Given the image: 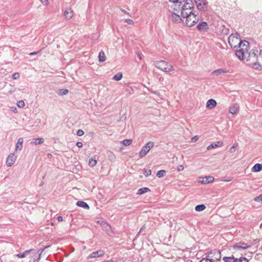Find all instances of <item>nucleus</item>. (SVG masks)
<instances>
[{
  "mask_svg": "<svg viewBox=\"0 0 262 262\" xmlns=\"http://www.w3.org/2000/svg\"><path fill=\"white\" fill-rule=\"evenodd\" d=\"M249 44V42L246 40L240 41L238 43V47L242 48L239 50L236 51L235 55L240 60L247 59V53H248Z\"/></svg>",
  "mask_w": 262,
  "mask_h": 262,
  "instance_id": "nucleus-1",
  "label": "nucleus"
},
{
  "mask_svg": "<svg viewBox=\"0 0 262 262\" xmlns=\"http://www.w3.org/2000/svg\"><path fill=\"white\" fill-rule=\"evenodd\" d=\"M132 143V139H125L122 141V144L125 146H128Z\"/></svg>",
  "mask_w": 262,
  "mask_h": 262,
  "instance_id": "nucleus-40",
  "label": "nucleus"
},
{
  "mask_svg": "<svg viewBox=\"0 0 262 262\" xmlns=\"http://www.w3.org/2000/svg\"><path fill=\"white\" fill-rule=\"evenodd\" d=\"M196 27L200 31L207 30L208 29V24L206 21H202L200 23L197 25Z\"/></svg>",
  "mask_w": 262,
  "mask_h": 262,
  "instance_id": "nucleus-15",
  "label": "nucleus"
},
{
  "mask_svg": "<svg viewBox=\"0 0 262 262\" xmlns=\"http://www.w3.org/2000/svg\"><path fill=\"white\" fill-rule=\"evenodd\" d=\"M103 252L101 250L97 251L92 253L89 257L91 258H95L101 256L103 255Z\"/></svg>",
  "mask_w": 262,
  "mask_h": 262,
  "instance_id": "nucleus-20",
  "label": "nucleus"
},
{
  "mask_svg": "<svg viewBox=\"0 0 262 262\" xmlns=\"http://www.w3.org/2000/svg\"><path fill=\"white\" fill-rule=\"evenodd\" d=\"M199 139V136H195L191 139L192 142H196Z\"/></svg>",
  "mask_w": 262,
  "mask_h": 262,
  "instance_id": "nucleus-49",
  "label": "nucleus"
},
{
  "mask_svg": "<svg viewBox=\"0 0 262 262\" xmlns=\"http://www.w3.org/2000/svg\"><path fill=\"white\" fill-rule=\"evenodd\" d=\"M198 9L200 10H205L207 2L206 0H194Z\"/></svg>",
  "mask_w": 262,
  "mask_h": 262,
  "instance_id": "nucleus-9",
  "label": "nucleus"
},
{
  "mask_svg": "<svg viewBox=\"0 0 262 262\" xmlns=\"http://www.w3.org/2000/svg\"><path fill=\"white\" fill-rule=\"evenodd\" d=\"M252 67L256 70H262L261 66L257 62H254L252 64Z\"/></svg>",
  "mask_w": 262,
  "mask_h": 262,
  "instance_id": "nucleus-33",
  "label": "nucleus"
},
{
  "mask_svg": "<svg viewBox=\"0 0 262 262\" xmlns=\"http://www.w3.org/2000/svg\"><path fill=\"white\" fill-rule=\"evenodd\" d=\"M237 146V144H234L233 145V146L230 148L229 151L231 153L234 152L235 151V150H236Z\"/></svg>",
  "mask_w": 262,
  "mask_h": 262,
  "instance_id": "nucleus-44",
  "label": "nucleus"
},
{
  "mask_svg": "<svg viewBox=\"0 0 262 262\" xmlns=\"http://www.w3.org/2000/svg\"><path fill=\"white\" fill-rule=\"evenodd\" d=\"M241 41L239 38V34L237 33L231 34L228 37V43L231 48H235L238 47V43Z\"/></svg>",
  "mask_w": 262,
  "mask_h": 262,
  "instance_id": "nucleus-4",
  "label": "nucleus"
},
{
  "mask_svg": "<svg viewBox=\"0 0 262 262\" xmlns=\"http://www.w3.org/2000/svg\"><path fill=\"white\" fill-rule=\"evenodd\" d=\"M32 250H33V249H30L28 250H26L23 253H19V254L15 255V256L18 258H24L27 255H28Z\"/></svg>",
  "mask_w": 262,
  "mask_h": 262,
  "instance_id": "nucleus-22",
  "label": "nucleus"
},
{
  "mask_svg": "<svg viewBox=\"0 0 262 262\" xmlns=\"http://www.w3.org/2000/svg\"><path fill=\"white\" fill-rule=\"evenodd\" d=\"M122 78V74L121 73H118L115 74L113 77V79L116 81L121 80Z\"/></svg>",
  "mask_w": 262,
  "mask_h": 262,
  "instance_id": "nucleus-37",
  "label": "nucleus"
},
{
  "mask_svg": "<svg viewBox=\"0 0 262 262\" xmlns=\"http://www.w3.org/2000/svg\"><path fill=\"white\" fill-rule=\"evenodd\" d=\"M216 104V102L214 99H210L207 102L206 107L209 110H211L214 108Z\"/></svg>",
  "mask_w": 262,
  "mask_h": 262,
  "instance_id": "nucleus-13",
  "label": "nucleus"
},
{
  "mask_svg": "<svg viewBox=\"0 0 262 262\" xmlns=\"http://www.w3.org/2000/svg\"><path fill=\"white\" fill-rule=\"evenodd\" d=\"M250 247V245H248L247 244L244 243V242H238L236 244H235L233 246V249H237L238 250L241 249H247L248 248Z\"/></svg>",
  "mask_w": 262,
  "mask_h": 262,
  "instance_id": "nucleus-11",
  "label": "nucleus"
},
{
  "mask_svg": "<svg viewBox=\"0 0 262 262\" xmlns=\"http://www.w3.org/2000/svg\"><path fill=\"white\" fill-rule=\"evenodd\" d=\"M97 164V160L93 158H91L89 159V165L91 167L95 166Z\"/></svg>",
  "mask_w": 262,
  "mask_h": 262,
  "instance_id": "nucleus-34",
  "label": "nucleus"
},
{
  "mask_svg": "<svg viewBox=\"0 0 262 262\" xmlns=\"http://www.w3.org/2000/svg\"><path fill=\"white\" fill-rule=\"evenodd\" d=\"M170 2H172L174 6L178 5V8L180 9V6L182 5V3L185 2V0H169Z\"/></svg>",
  "mask_w": 262,
  "mask_h": 262,
  "instance_id": "nucleus-31",
  "label": "nucleus"
},
{
  "mask_svg": "<svg viewBox=\"0 0 262 262\" xmlns=\"http://www.w3.org/2000/svg\"><path fill=\"white\" fill-rule=\"evenodd\" d=\"M216 254L217 257H215L216 260H220L221 258V251L217 249L210 250L208 253L205 254V257L203 258L199 262H214V260L213 259L212 254Z\"/></svg>",
  "mask_w": 262,
  "mask_h": 262,
  "instance_id": "nucleus-2",
  "label": "nucleus"
},
{
  "mask_svg": "<svg viewBox=\"0 0 262 262\" xmlns=\"http://www.w3.org/2000/svg\"><path fill=\"white\" fill-rule=\"evenodd\" d=\"M98 58H99V61L100 62H103L105 60V59H106L105 55L103 51L101 50L99 52V54L98 55Z\"/></svg>",
  "mask_w": 262,
  "mask_h": 262,
  "instance_id": "nucleus-27",
  "label": "nucleus"
},
{
  "mask_svg": "<svg viewBox=\"0 0 262 262\" xmlns=\"http://www.w3.org/2000/svg\"><path fill=\"white\" fill-rule=\"evenodd\" d=\"M146 228V226L145 225H144L140 229L139 232H138V234H139L140 233L142 232V231L144 230Z\"/></svg>",
  "mask_w": 262,
  "mask_h": 262,
  "instance_id": "nucleus-53",
  "label": "nucleus"
},
{
  "mask_svg": "<svg viewBox=\"0 0 262 262\" xmlns=\"http://www.w3.org/2000/svg\"><path fill=\"white\" fill-rule=\"evenodd\" d=\"M184 169V167L183 165H179L177 167V170L180 171H182Z\"/></svg>",
  "mask_w": 262,
  "mask_h": 262,
  "instance_id": "nucleus-51",
  "label": "nucleus"
},
{
  "mask_svg": "<svg viewBox=\"0 0 262 262\" xmlns=\"http://www.w3.org/2000/svg\"><path fill=\"white\" fill-rule=\"evenodd\" d=\"M185 12L187 13H188V14H186V15H184V16H181L182 17H184L186 16H188L189 15H190V14H192V10H189V11L188 10H185Z\"/></svg>",
  "mask_w": 262,
  "mask_h": 262,
  "instance_id": "nucleus-50",
  "label": "nucleus"
},
{
  "mask_svg": "<svg viewBox=\"0 0 262 262\" xmlns=\"http://www.w3.org/2000/svg\"><path fill=\"white\" fill-rule=\"evenodd\" d=\"M17 156L14 154H10L7 158L6 164L8 167L11 166L15 162Z\"/></svg>",
  "mask_w": 262,
  "mask_h": 262,
  "instance_id": "nucleus-10",
  "label": "nucleus"
},
{
  "mask_svg": "<svg viewBox=\"0 0 262 262\" xmlns=\"http://www.w3.org/2000/svg\"><path fill=\"white\" fill-rule=\"evenodd\" d=\"M41 2L45 5L48 4V0H40Z\"/></svg>",
  "mask_w": 262,
  "mask_h": 262,
  "instance_id": "nucleus-52",
  "label": "nucleus"
},
{
  "mask_svg": "<svg viewBox=\"0 0 262 262\" xmlns=\"http://www.w3.org/2000/svg\"><path fill=\"white\" fill-rule=\"evenodd\" d=\"M128 91L130 94H132L133 93V89L130 88L128 89Z\"/></svg>",
  "mask_w": 262,
  "mask_h": 262,
  "instance_id": "nucleus-58",
  "label": "nucleus"
},
{
  "mask_svg": "<svg viewBox=\"0 0 262 262\" xmlns=\"http://www.w3.org/2000/svg\"><path fill=\"white\" fill-rule=\"evenodd\" d=\"M76 145L78 147H82L83 146V144L82 142H78L76 143Z\"/></svg>",
  "mask_w": 262,
  "mask_h": 262,
  "instance_id": "nucleus-54",
  "label": "nucleus"
},
{
  "mask_svg": "<svg viewBox=\"0 0 262 262\" xmlns=\"http://www.w3.org/2000/svg\"><path fill=\"white\" fill-rule=\"evenodd\" d=\"M38 53V52H33L30 53L29 54L30 55H36Z\"/></svg>",
  "mask_w": 262,
  "mask_h": 262,
  "instance_id": "nucleus-59",
  "label": "nucleus"
},
{
  "mask_svg": "<svg viewBox=\"0 0 262 262\" xmlns=\"http://www.w3.org/2000/svg\"><path fill=\"white\" fill-rule=\"evenodd\" d=\"M68 90L66 89H62L59 90L58 92V94L59 95H64L68 93Z\"/></svg>",
  "mask_w": 262,
  "mask_h": 262,
  "instance_id": "nucleus-38",
  "label": "nucleus"
},
{
  "mask_svg": "<svg viewBox=\"0 0 262 262\" xmlns=\"http://www.w3.org/2000/svg\"><path fill=\"white\" fill-rule=\"evenodd\" d=\"M214 179L213 177L208 176L203 178L202 181H200L202 184H209L213 182Z\"/></svg>",
  "mask_w": 262,
  "mask_h": 262,
  "instance_id": "nucleus-19",
  "label": "nucleus"
},
{
  "mask_svg": "<svg viewBox=\"0 0 262 262\" xmlns=\"http://www.w3.org/2000/svg\"><path fill=\"white\" fill-rule=\"evenodd\" d=\"M170 18L173 23H180L182 20L180 15L175 13L171 14Z\"/></svg>",
  "mask_w": 262,
  "mask_h": 262,
  "instance_id": "nucleus-14",
  "label": "nucleus"
},
{
  "mask_svg": "<svg viewBox=\"0 0 262 262\" xmlns=\"http://www.w3.org/2000/svg\"><path fill=\"white\" fill-rule=\"evenodd\" d=\"M184 17L186 19V24L188 27L193 26L199 20V17L193 13Z\"/></svg>",
  "mask_w": 262,
  "mask_h": 262,
  "instance_id": "nucleus-6",
  "label": "nucleus"
},
{
  "mask_svg": "<svg viewBox=\"0 0 262 262\" xmlns=\"http://www.w3.org/2000/svg\"><path fill=\"white\" fill-rule=\"evenodd\" d=\"M205 208H206V206L205 205L200 204V205H198L195 206V210L196 211H202L204 210V209H205Z\"/></svg>",
  "mask_w": 262,
  "mask_h": 262,
  "instance_id": "nucleus-32",
  "label": "nucleus"
},
{
  "mask_svg": "<svg viewBox=\"0 0 262 262\" xmlns=\"http://www.w3.org/2000/svg\"><path fill=\"white\" fill-rule=\"evenodd\" d=\"M154 143L152 141L147 142L144 146L142 147L140 151L139 157L140 158L145 157L148 151L153 147Z\"/></svg>",
  "mask_w": 262,
  "mask_h": 262,
  "instance_id": "nucleus-7",
  "label": "nucleus"
},
{
  "mask_svg": "<svg viewBox=\"0 0 262 262\" xmlns=\"http://www.w3.org/2000/svg\"><path fill=\"white\" fill-rule=\"evenodd\" d=\"M107 155L108 157L109 160L111 162H114L116 160V156L111 151H109L107 152Z\"/></svg>",
  "mask_w": 262,
  "mask_h": 262,
  "instance_id": "nucleus-28",
  "label": "nucleus"
},
{
  "mask_svg": "<svg viewBox=\"0 0 262 262\" xmlns=\"http://www.w3.org/2000/svg\"><path fill=\"white\" fill-rule=\"evenodd\" d=\"M125 22L129 25H133L134 24V21L132 19L129 18L125 19Z\"/></svg>",
  "mask_w": 262,
  "mask_h": 262,
  "instance_id": "nucleus-47",
  "label": "nucleus"
},
{
  "mask_svg": "<svg viewBox=\"0 0 262 262\" xmlns=\"http://www.w3.org/2000/svg\"><path fill=\"white\" fill-rule=\"evenodd\" d=\"M249 49H248V53H247V61L252 60L255 61L258 56V50L257 49H252L250 52H248Z\"/></svg>",
  "mask_w": 262,
  "mask_h": 262,
  "instance_id": "nucleus-8",
  "label": "nucleus"
},
{
  "mask_svg": "<svg viewBox=\"0 0 262 262\" xmlns=\"http://www.w3.org/2000/svg\"><path fill=\"white\" fill-rule=\"evenodd\" d=\"M25 102L23 100H19L17 103V105L20 108H23L25 106Z\"/></svg>",
  "mask_w": 262,
  "mask_h": 262,
  "instance_id": "nucleus-43",
  "label": "nucleus"
},
{
  "mask_svg": "<svg viewBox=\"0 0 262 262\" xmlns=\"http://www.w3.org/2000/svg\"><path fill=\"white\" fill-rule=\"evenodd\" d=\"M194 5L192 0H185V3L181 7L179 10L181 11V16L186 15L188 13L185 12V10L189 11L193 8Z\"/></svg>",
  "mask_w": 262,
  "mask_h": 262,
  "instance_id": "nucleus-5",
  "label": "nucleus"
},
{
  "mask_svg": "<svg viewBox=\"0 0 262 262\" xmlns=\"http://www.w3.org/2000/svg\"><path fill=\"white\" fill-rule=\"evenodd\" d=\"M166 174V171L165 170H159L157 173V176L158 178H162Z\"/></svg>",
  "mask_w": 262,
  "mask_h": 262,
  "instance_id": "nucleus-36",
  "label": "nucleus"
},
{
  "mask_svg": "<svg viewBox=\"0 0 262 262\" xmlns=\"http://www.w3.org/2000/svg\"><path fill=\"white\" fill-rule=\"evenodd\" d=\"M259 55L262 57V50H261L259 52Z\"/></svg>",
  "mask_w": 262,
  "mask_h": 262,
  "instance_id": "nucleus-63",
  "label": "nucleus"
},
{
  "mask_svg": "<svg viewBox=\"0 0 262 262\" xmlns=\"http://www.w3.org/2000/svg\"><path fill=\"white\" fill-rule=\"evenodd\" d=\"M150 191V190L147 187H143L138 189L137 194L141 195L146 192Z\"/></svg>",
  "mask_w": 262,
  "mask_h": 262,
  "instance_id": "nucleus-24",
  "label": "nucleus"
},
{
  "mask_svg": "<svg viewBox=\"0 0 262 262\" xmlns=\"http://www.w3.org/2000/svg\"><path fill=\"white\" fill-rule=\"evenodd\" d=\"M83 134H84V132L82 129H78V131L77 132V135L78 136H82V135H83Z\"/></svg>",
  "mask_w": 262,
  "mask_h": 262,
  "instance_id": "nucleus-48",
  "label": "nucleus"
},
{
  "mask_svg": "<svg viewBox=\"0 0 262 262\" xmlns=\"http://www.w3.org/2000/svg\"><path fill=\"white\" fill-rule=\"evenodd\" d=\"M24 142V139L23 138H19L17 141L15 145V151L21 150L23 148V144Z\"/></svg>",
  "mask_w": 262,
  "mask_h": 262,
  "instance_id": "nucleus-17",
  "label": "nucleus"
},
{
  "mask_svg": "<svg viewBox=\"0 0 262 262\" xmlns=\"http://www.w3.org/2000/svg\"><path fill=\"white\" fill-rule=\"evenodd\" d=\"M235 257L234 256H230V257H224L223 258V260L225 262H235Z\"/></svg>",
  "mask_w": 262,
  "mask_h": 262,
  "instance_id": "nucleus-30",
  "label": "nucleus"
},
{
  "mask_svg": "<svg viewBox=\"0 0 262 262\" xmlns=\"http://www.w3.org/2000/svg\"><path fill=\"white\" fill-rule=\"evenodd\" d=\"M96 222L101 225V227L103 226V224H105L106 222L102 218H98L97 219Z\"/></svg>",
  "mask_w": 262,
  "mask_h": 262,
  "instance_id": "nucleus-42",
  "label": "nucleus"
},
{
  "mask_svg": "<svg viewBox=\"0 0 262 262\" xmlns=\"http://www.w3.org/2000/svg\"><path fill=\"white\" fill-rule=\"evenodd\" d=\"M143 174L146 176H149L151 174V171L150 169H147L144 168L143 169Z\"/></svg>",
  "mask_w": 262,
  "mask_h": 262,
  "instance_id": "nucleus-41",
  "label": "nucleus"
},
{
  "mask_svg": "<svg viewBox=\"0 0 262 262\" xmlns=\"http://www.w3.org/2000/svg\"><path fill=\"white\" fill-rule=\"evenodd\" d=\"M50 246H51L50 245L47 246L45 247L43 249H40L38 250V251H37V253L38 254V258L37 259L38 260H39L40 259V255H41V253L43 252V251H45L46 249L50 247Z\"/></svg>",
  "mask_w": 262,
  "mask_h": 262,
  "instance_id": "nucleus-39",
  "label": "nucleus"
},
{
  "mask_svg": "<svg viewBox=\"0 0 262 262\" xmlns=\"http://www.w3.org/2000/svg\"><path fill=\"white\" fill-rule=\"evenodd\" d=\"M44 142V139L42 138H37L34 139L33 141L31 142V144H34L35 145L40 144Z\"/></svg>",
  "mask_w": 262,
  "mask_h": 262,
  "instance_id": "nucleus-26",
  "label": "nucleus"
},
{
  "mask_svg": "<svg viewBox=\"0 0 262 262\" xmlns=\"http://www.w3.org/2000/svg\"><path fill=\"white\" fill-rule=\"evenodd\" d=\"M19 77L20 75L18 73H15L12 75V78L14 80L19 79Z\"/></svg>",
  "mask_w": 262,
  "mask_h": 262,
  "instance_id": "nucleus-45",
  "label": "nucleus"
},
{
  "mask_svg": "<svg viewBox=\"0 0 262 262\" xmlns=\"http://www.w3.org/2000/svg\"><path fill=\"white\" fill-rule=\"evenodd\" d=\"M76 205L78 206L82 207L84 209H89L90 208L89 205L86 203L84 202V201H78L76 203Z\"/></svg>",
  "mask_w": 262,
  "mask_h": 262,
  "instance_id": "nucleus-23",
  "label": "nucleus"
},
{
  "mask_svg": "<svg viewBox=\"0 0 262 262\" xmlns=\"http://www.w3.org/2000/svg\"><path fill=\"white\" fill-rule=\"evenodd\" d=\"M155 66L159 69L165 72H168L173 70L172 66L164 60L156 61Z\"/></svg>",
  "mask_w": 262,
  "mask_h": 262,
  "instance_id": "nucleus-3",
  "label": "nucleus"
},
{
  "mask_svg": "<svg viewBox=\"0 0 262 262\" xmlns=\"http://www.w3.org/2000/svg\"><path fill=\"white\" fill-rule=\"evenodd\" d=\"M223 143L221 141H218L215 143H213L207 146V149L208 150H211V149L217 147L219 146L223 145Z\"/></svg>",
  "mask_w": 262,
  "mask_h": 262,
  "instance_id": "nucleus-18",
  "label": "nucleus"
},
{
  "mask_svg": "<svg viewBox=\"0 0 262 262\" xmlns=\"http://www.w3.org/2000/svg\"><path fill=\"white\" fill-rule=\"evenodd\" d=\"M137 56L140 59H142V55L141 53H137Z\"/></svg>",
  "mask_w": 262,
  "mask_h": 262,
  "instance_id": "nucleus-56",
  "label": "nucleus"
},
{
  "mask_svg": "<svg viewBox=\"0 0 262 262\" xmlns=\"http://www.w3.org/2000/svg\"><path fill=\"white\" fill-rule=\"evenodd\" d=\"M239 110V106L237 104H234L229 108V112L232 114L236 113Z\"/></svg>",
  "mask_w": 262,
  "mask_h": 262,
  "instance_id": "nucleus-21",
  "label": "nucleus"
},
{
  "mask_svg": "<svg viewBox=\"0 0 262 262\" xmlns=\"http://www.w3.org/2000/svg\"><path fill=\"white\" fill-rule=\"evenodd\" d=\"M154 93H155V94H156V95H159V92H158V91H155V92H154Z\"/></svg>",
  "mask_w": 262,
  "mask_h": 262,
  "instance_id": "nucleus-60",
  "label": "nucleus"
},
{
  "mask_svg": "<svg viewBox=\"0 0 262 262\" xmlns=\"http://www.w3.org/2000/svg\"><path fill=\"white\" fill-rule=\"evenodd\" d=\"M262 169V164L257 163L252 167V171L254 172H259Z\"/></svg>",
  "mask_w": 262,
  "mask_h": 262,
  "instance_id": "nucleus-25",
  "label": "nucleus"
},
{
  "mask_svg": "<svg viewBox=\"0 0 262 262\" xmlns=\"http://www.w3.org/2000/svg\"><path fill=\"white\" fill-rule=\"evenodd\" d=\"M102 228L108 235L112 236L113 235L114 232L112 227L107 222L105 224H103Z\"/></svg>",
  "mask_w": 262,
  "mask_h": 262,
  "instance_id": "nucleus-12",
  "label": "nucleus"
},
{
  "mask_svg": "<svg viewBox=\"0 0 262 262\" xmlns=\"http://www.w3.org/2000/svg\"><path fill=\"white\" fill-rule=\"evenodd\" d=\"M121 11L122 12H123V13L127 14L128 15H129V16L130 15L129 13L128 12H126L125 10L121 9Z\"/></svg>",
  "mask_w": 262,
  "mask_h": 262,
  "instance_id": "nucleus-57",
  "label": "nucleus"
},
{
  "mask_svg": "<svg viewBox=\"0 0 262 262\" xmlns=\"http://www.w3.org/2000/svg\"><path fill=\"white\" fill-rule=\"evenodd\" d=\"M227 72V71L225 70V69H217V70H215L214 71H213L212 72V74H216V75H219L222 73H226Z\"/></svg>",
  "mask_w": 262,
  "mask_h": 262,
  "instance_id": "nucleus-29",
  "label": "nucleus"
},
{
  "mask_svg": "<svg viewBox=\"0 0 262 262\" xmlns=\"http://www.w3.org/2000/svg\"><path fill=\"white\" fill-rule=\"evenodd\" d=\"M235 262H249V260L245 257L241 256L239 258H235Z\"/></svg>",
  "mask_w": 262,
  "mask_h": 262,
  "instance_id": "nucleus-35",
  "label": "nucleus"
},
{
  "mask_svg": "<svg viewBox=\"0 0 262 262\" xmlns=\"http://www.w3.org/2000/svg\"><path fill=\"white\" fill-rule=\"evenodd\" d=\"M254 200L256 202H262V194L259 195L258 196L255 197L254 199Z\"/></svg>",
  "mask_w": 262,
  "mask_h": 262,
  "instance_id": "nucleus-46",
  "label": "nucleus"
},
{
  "mask_svg": "<svg viewBox=\"0 0 262 262\" xmlns=\"http://www.w3.org/2000/svg\"><path fill=\"white\" fill-rule=\"evenodd\" d=\"M64 16L67 19H70L73 16V11L70 8H67L64 12Z\"/></svg>",
  "mask_w": 262,
  "mask_h": 262,
  "instance_id": "nucleus-16",
  "label": "nucleus"
},
{
  "mask_svg": "<svg viewBox=\"0 0 262 262\" xmlns=\"http://www.w3.org/2000/svg\"><path fill=\"white\" fill-rule=\"evenodd\" d=\"M57 220L59 222H61L63 220V217L61 216H59L57 217Z\"/></svg>",
  "mask_w": 262,
  "mask_h": 262,
  "instance_id": "nucleus-55",
  "label": "nucleus"
},
{
  "mask_svg": "<svg viewBox=\"0 0 262 262\" xmlns=\"http://www.w3.org/2000/svg\"><path fill=\"white\" fill-rule=\"evenodd\" d=\"M260 228H262V223L260 224Z\"/></svg>",
  "mask_w": 262,
  "mask_h": 262,
  "instance_id": "nucleus-64",
  "label": "nucleus"
},
{
  "mask_svg": "<svg viewBox=\"0 0 262 262\" xmlns=\"http://www.w3.org/2000/svg\"><path fill=\"white\" fill-rule=\"evenodd\" d=\"M211 255L213 256V258H215V257H216L217 256L216 254L214 255V254H213Z\"/></svg>",
  "mask_w": 262,
  "mask_h": 262,
  "instance_id": "nucleus-61",
  "label": "nucleus"
},
{
  "mask_svg": "<svg viewBox=\"0 0 262 262\" xmlns=\"http://www.w3.org/2000/svg\"><path fill=\"white\" fill-rule=\"evenodd\" d=\"M259 241V239H256L255 240H254V243H255L256 242H258Z\"/></svg>",
  "mask_w": 262,
  "mask_h": 262,
  "instance_id": "nucleus-62",
  "label": "nucleus"
}]
</instances>
